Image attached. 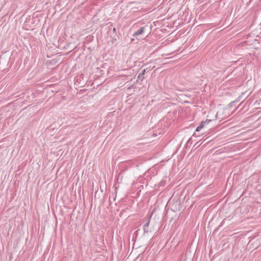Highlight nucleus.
I'll return each instance as SVG.
<instances>
[{
	"mask_svg": "<svg viewBox=\"0 0 261 261\" xmlns=\"http://www.w3.org/2000/svg\"><path fill=\"white\" fill-rule=\"evenodd\" d=\"M210 122V120L208 121H202L200 124L198 125V126L196 128V130L197 132H199L201 129L203 127H204L206 124H207Z\"/></svg>",
	"mask_w": 261,
	"mask_h": 261,
	"instance_id": "f257e3e1",
	"label": "nucleus"
},
{
	"mask_svg": "<svg viewBox=\"0 0 261 261\" xmlns=\"http://www.w3.org/2000/svg\"><path fill=\"white\" fill-rule=\"evenodd\" d=\"M144 30L145 27L140 28L138 31H137L133 34V36L136 37L137 36L142 34L144 32Z\"/></svg>",
	"mask_w": 261,
	"mask_h": 261,
	"instance_id": "f03ea898",
	"label": "nucleus"
},
{
	"mask_svg": "<svg viewBox=\"0 0 261 261\" xmlns=\"http://www.w3.org/2000/svg\"><path fill=\"white\" fill-rule=\"evenodd\" d=\"M150 218H151V217H150V218H149V219L147 221V222H146V223L143 226V229H144V233H148V232L151 231L150 230H149L148 229V227L149 224Z\"/></svg>",
	"mask_w": 261,
	"mask_h": 261,
	"instance_id": "7ed1b4c3",
	"label": "nucleus"
},
{
	"mask_svg": "<svg viewBox=\"0 0 261 261\" xmlns=\"http://www.w3.org/2000/svg\"><path fill=\"white\" fill-rule=\"evenodd\" d=\"M147 68L146 69H144L143 70V71H142L141 73H140L138 77H137V79H138V81L140 80L141 81H142L144 79V77L143 76V75L145 74L146 71L147 70Z\"/></svg>",
	"mask_w": 261,
	"mask_h": 261,
	"instance_id": "20e7f679",
	"label": "nucleus"
}]
</instances>
